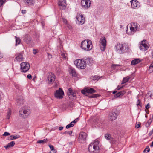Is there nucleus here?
<instances>
[{
    "mask_svg": "<svg viewBox=\"0 0 153 153\" xmlns=\"http://www.w3.org/2000/svg\"><path fill=\"white\" fill-rule=\"evenodd\" d=\"M130 30H126V33L129 35L134 34L135 32L140 30V26L137 23L132 22L128 25Z\"/></svg>",
    "mask_w": 153,
    "mask_h": 153,
    "instance_id": "f257e3e1",
    "label": "nucleus"
},
{
    "mask_svg": "<svg viewBox=\"0 0 153 153\" xmlns=\"http://www.w3.org/2000/svg\"><path fill=\"white\" fill-rule=\"evenodd\" d=\"M93 45L91 41L89 40H85L82 41L81 44V47L82 49L86 51L91 50Z\"/></svg>",
    "mask_w": 153,
    "mask_h": 153,
    "instance_id": "f03ea898",
    "label": "nucleus"
},
{
    "mask_svg": "<svg viewBox=\"0 0 153 153\" xmlns=\"http://www.w3.org/2000/svg\"><path fill=\"white\" fill-rule=\"evenodd\" d=\"M98 144L99 142L98 141L90 144L88 147V150L91 153H99V147Z\"/></svg>",
    "mask_w": 153,
    "mask_h": 153,
    "instance_id": "7ed1b4c3",
    "label": "nucleus"
},
{
    "mask_svg": "<svg viewBox=\"0 0 153 153\" xmlns=\"http://www.w3.org/2000/svg\"><path fill=\"white\" fill-rule=\"evenodd\" d=\"M117 51L120 54L125 53L126 51V48H128V45L126 44H117L115 46Z\"/></svg>",
    "mask_w": 153,
    "mask_h": 153,
    "instance_id": "20e7f679",
    "label": "nucleus"
},
{
    "mask_svg": "<svg viewBox=\"0 0 153 153\" xmlns=\"http://www.w3.org/2000/svg\"><path fill=\"white\" fill-rule=\"evenodd\" d=\"M74 63L78 68L84 69L86 67V61L83 60L76 59L74 61Z\"/></svg>",
    "mask_w": 153,
    "mask_h": 153,
    "instance_id": "39448f33",
    "label": "nucleus"
},
{
    "mask_svg": "<svg viewBox=\"0 0 153 153\" xmlns=\"http://www.w3.org/2000/svg\"><path fill=\"white\" fill-rule=\"evenodd\" d=\"M20 116L24 118L27 116L30 113V111L28 109L25 108H21L19 111Z\"/></svg>",
    "mask_w": 153,
    "mask_h": 153,
    "instance_id": "423d86ee",
    "label": "nucleus"
},
{
    "mask_svg": "<svg viewBox=\"0 0 153 153\" xmlns=\"http://www.w3.org/2000/svg\"><path fill=\"white\" fill-rule=\"evenodd\" d=\"M20 68L21 72H26L30 68V65L28 63L23 62L20 64Z\"/></svg>",
    "mask_w": 153,
    "mask_h": 153,
    "instance_id": "0eeeda50",
    "label": "nucleus"
},
{
    "mask_svg": "<svg viewBox=\"0 0 153 153\" xmlns=\"http://www.w3.org/2000/svg\"><path fill=\"white\" fill-rule=\"evenodd\" d=\"M99 45L101 50L104 51L106 46V40L105 37H102L100 38L99 41Z\"/></svg>",
    "mask_w": 153,
    "mask_h": 153,
    "instance_id": "6e6552de",
    "label": "nucleus"
},
{
    "mask_svg": "<svg viewBox=\"0 0 153 153\" xmlns=\"http://www.w3.org/2000/svg\"><path fill=\"white\" fill-rule=\"evenodd\" d=\"M87 136V134L85 132H81L78 137L79 143H83L85 142Z\"/></svg>",
    "mask_w": 153,
    "mask_h": 153,
    "instance_id": "1a4fd4ad",
    "label": "nucleus"
},
{
    "mask_svg": "<svg viewBox=\"0 0 153 153\" xmlns=\"http://www.w3.org/2000/svg\"><path fill=\"white\" fill-rule=\"evenodd\" d=\"M64 92L62 89L59 88V90H57L54 93L55 97L57 98L61 99L63 97Z\"/></svg>",
    "mask_w": 153,
    "mask_h": 153,
    "instance_id": "9d476101",
    "label": "nucleus"
},
{
    "mask_svg": "<svg viewBox=\"0 0 153 153\" xmlns=\"http://www.w3.org/2000/svg\"><path fill=\"white\" fill-rule=\"evenodd\" d=\"M96 91L94 90L93 88H86L84 89L81 91V92L82 94L86 96L87 95V93H95Z\"/></svg>",
    "mask_w": 153,
    "mask_h": 153,
    "instance_id": "9b49d317",
    "label": "nucleus"
},
{
    "mask_svg": "<svg viewBox=\"0 0 153 153\" xmlns=\"http://www.w3.org/2000/svg\"><path fill=\"white\" fill-rule=\"evenodd\" d=\"M132 8L137 9L140 6L139 2L137 0H132L130 1Z\"/></svg>",
    "mask_w": 153,
    "mask_h": 153,
    "instance_id": "f8f14e48",
    "label": "nucleus"
},
{
    "mask_svg": "<svg viewBox=\"0 0 153 153\" xmlns=\"http://www.w3.org/2000/svg\"><path fill=\"white\" fill-rule=\"evenodd\" d=\"M81 5L83 7L88 9L90 6L91 2L90 0H82L81 1Z\"/></svg>",
    "mask_w": 153,
    "mask_h": 153,
    "instance_id": "ddd939ff",
    "label": "nucleus"
},
{
    "mask_svg": "<svg viewBox=\"0 0 153 153\" xmlns=\"http://www.w3.org/2000/svg\"><path fill=\"white\" fill-rule=\"evenodd\" d=\"M48 79V83L49 84H52L55 81V76L53 73H50L49 74Z\"/></svg>",
    "mask_w": 153,
    "mask_h": 153,
    "instance_id": "4468645a",
    "label": "nucleus"
},
{
    "mask_svg": "<svg viewBox=\"0 0 153 153\" xmlns=\"http://www.w3.org/2000/svg\"><path fill=\"white\" fill-rule=\"evenodd\" d=\"M76 19L78 21V23L81 25L83 24L85 22V18L83 17V15H77L76 16Z\"/></svg>",
    "mask_w": 153,
    "mask_h": 153,
    "instance_id": "2eb2a0df",
    "label": "nucleus"
},
{
    "mask_svg": "<svg viewBox=\"0 0 153 153\" xmlns=\"http://www.w3.org/2000/svg\"><path fill=\"white\" fill-rule=\"evenodd\" d=\"M24 102V99L22 96H19L16 98V104L17 105H22Z\"/></svg>",
    "mask_w": 153,
    "mask_h": 153,
    "instance_id": "dca6fc26",
    "label": "nucleus"
},
{
    "mask_svg": "<svg viewBox=\"0 0 153 153\" xmlns=\"http://www.w3.org/2000/svg\"><path fill=\"white\" fill-rule=\"evenodd\" d=\"M67 93L68 97L71 99H74L76 96V94L71 88L68 89V91L67 92Z\"/></svg>",
    "mask_w": 153,
    "mask_h": 153,
    "instance_id": "f3484780",
    "label": "nucleus"
},
{
    "mask_svg": "<svg viewBox=\"0 0 153 153\" xmlns=\"http://www.w3.org/2000/svg\"><path fill=\"white\" fill-rule=\"evenodd\" d=\"M58 4L60 9L62 10L64 9L66 6V0H59Z\"/></svg>",
    "mask_w": 153,
    "mask_h": 153,
    "instance_id": "a211bd4d",
    "label": "nucleus"
},
{
    "mask_svg": "<svg viewBox=\"0 0 153 153\" xmlns=\"http://www.w3.org/2000/svg\"><path fill=\"white\" fill-rule=\"evenodd\" d=\"M23 40L27 44H30L32 42V38L29 35H25L23 37Z\"/></svg>",
    "mask_w": 153,
    "mask_h": 153,
    "instance_id": "6ab92c4d",
    "label": "nucleus"
},
{
    "mask_svg": "<svg viewBox=\"0 0 153 153\" xmlns=\"http://www.w3.org/2000/svg\"><path fill=\"white\" fill-rule=\"evenodd\" d=\"M24 58L23 57V55L20 53H18L16 54V57L15 59L17 61L20 62L24 60Z\"/></svg>",
    "mask_w": 153,
    "mask_h": 153,
    "instance_id": "aec40b11",
    "label": "nucleus"
},
{
    "mask_svg": "<svg viewBox=\"0 0 153 153\" xmlns=\"http://www.w3.org/2000/svg\"><path fill=\"white\" fill-rule=\"evenodd\" d=\"M117 115L114 112H111L110 113L109 115V119L111 121L117 119Z\"/></svg>",
    "mask_w": 153,
    "mask_h": 153,
    "instance_id": "412c9836",
    "label": "nucleus"
},
{
    "mask_svg": "<svg viewBox=\"0 0 153 153\" xmlns=\"http://www.w3.org/2000/svg\"><path fill=\"white\" fill-rule=\"evenodd\" d=\"M140 44L145 48L144 49H148L149 46V44L146 43V40H143L142 41Z\"/></svg>",
    "mask_w": 153,
    "mask_h": 153,
    "instance_id": "4be33fe9",
    "label": "nucleus"
},
{
    "mask_svg": "<svg viewBox=\"0 0 153 153\" xmlns=\"http://www.w3.org/2000/svg\"><path fill=\"white\" fill-rule=\"evenodd\" d=\"M141 61V60L139 59H136L133 60H132L131 62V65H135L136 64L139 63Z\"/></svg>",
    "mask_w": 153,
    "mask_h": 153,
    "instance_id": "5701e85b",
    "label": "nucleus"
},
{
    "mask_svg": "<svg viewBox=\"0 0 153 153\" xmlns=\"http://www.w3.org/2000/svg\"><path fill=\"white\" fill-rule=\"evenodd\" d=\"M23 1L26 5H32L34 3V0H23Z\"/></svg>",
    "mask_w": 153,
    "mask_h": 153,
    "instance_id": "b1692460",
    "label": "nucleus"
},
{
    "mask_svg": "<svg viewBox=\"0 0 153 153\" xmlns=\"http://www.w3.org/2000/svg\"><path fill=\"white\" fill-rule=\"evenodd\" d=\"M15 143L14 141H12L8 143L7 146H4V147L6 149L8 148L13 147L15 145Z\"/></svg>",
    "mask_w": 153,
    "mask_h": 153,
    "instance_id": "393cba45",
    "label": "nucleus"
},
{
    "mask_svg": "<svg viewBox=\"0 0 153 153\" xmlns=\"http://www.w3.org/2000/svg\"><path fill=\"white\" fill-rule=\"evenodd\" d=\"M11 138L9 139L10 140H13L20 137V136L18 134H16L14 135H11L10 137Z\"/></svg>",
    "mask_w": 153,
    "mask_h": 153,
    "instance_id": "a878e982",
    "label": "nucleus"
},
{
    "mask_svg": "<svg viewBox=\"0 0 153 153\" xmlns=\"http://www.w3.org/2000/svg\"><path fill=\"white\" fill-rule=\"evenodd\" d=\"M71 73L72 76H77V73L76 72L74 68L71 69Z\"/></svg>",
    "mask_w": 153,
    "mask_h": 153,
    "instance_id": "bb28decb",
    "label": "nucleus"
},
{
    "mask_svg": "<svg viewBox=\"0 0 153 153\" xmlns=\"http://www.w3.org/2000/svg\"><path fill=\"white\" fill-rule=\"evenodd\" d=\"M47 141V139H46L42 140H38L37 142V143L39 144H43L46 143Z\"/></svg>",
    "mask_w": 153,
    "mask_h": 153,
    "instance_id": "cd10ccee",
    "label": "nucleus"
},
{
    "mask_svg": "<svg viewBox=\"0 0 153 153\" xmlns=\"http://www.w3.org/2000/svg\"><path fill=\"white\" fill-rule=\"evenodd\" d=\"M130 79V77L128 76H127L125 78H123L122 82V84H123L127 82Z\"/></svg>",
    "mask_w": 153,
    "mask_h": 153,
    "instance_id": "c85d7f7f",
    "label": "nucleus"
},
{
    "mask_svg": "<svg viewBox=\"0 0 153 153\" xmlns=\"http://www.w3.org/2000/svg\"><path fill=\"white\" fill-rule=\"evenodd\" d=\"M86 61L87 63L89 64H91L93 62V60L91 58H87Z\"/></svg>",
    "mask_w": 153,
    "mask_h": 153,
    "instance_id": "c756f323",
    "label": "nucleus"
},
{
    "mask_svg": "<svg viewBox=\"0 0 153 153\" xmlns=\"http://www.w3.org/2000/svg\"><path fill=\"white\" fill-rule=\"evenodd\" d=\"M97 126H101L100 124H101L103 123L102 120H101L100 119L97 118Z\"/></svg>",
    "mask_w": 153,
    "mask_h": 153,
    "instance_id": "7c9ffc66",
    "label": "nucleus"
},
{
    "mask_svg": "<svg viewBox=\"0 0 153 153\" xmlns=\"http://www.w3.org/2000/svg\"><path fill=\"white\" fill-rule=\"evenodd\" d=\"M11 109L10 108H9L8 111L7 112V118L8 119H9L10 116V115L11 114Z\"/></svg>",
    "mask_w": 153,
    "mask_h": 153,
    "instance_id": "2f4dec72",
    "label": "nucleus"
},
{
    "mask_svg": "<svg viewBox=\"0 0 153 153\" xmlns=\"http://www.w3.org/2000/svg\"><path fill=\"white\" fill-rule=\"evenodd\" d=\"M16 38V45H17L19 44L21 42V39L17 37H15Z\"/></svg>",
    "mask_w": 153,
    "mask_h": 153,
    "instance_id": "473e14b6",
    "label": "nucleus"
},
{
    "mask_svg": "<svg viewBox=\"0 0 153 153\" xmlns=\"http://www.w3.org/2000/svg\"><path fill=\"white\" fill-rule=\"evenodd\" d=\"M105 138L108 140H111L112 139L111 135L109 134H105Z\"/></svg>",
    "mask_w": 153,
    "mask_h": 153,
    "instance_id": "72a5a7b5",
    "label": "nucleus"
},
{
    "mask_svg": "<svg viewBox=\"0 0 153 153\" xmlns=\"http://www.w3.org/2000/svg\"><path fill=\"white\" fill-rule=\"evenodd\" d=\"M72 133V131H66L63 133V134H69L70 136H71V134Z\"/></svg>",
    "mask_w": 153,
    "mask_h": 153,
    "instance_id": "f704fd0d",
    "label": "nucleus"
},
{
    "mask_svg": "<svg viewBox=\"0 0 153 153\" xmlns=\"http://www.w3.org/2000/svg\"><path fill=\"white\" fill-rule=\"evenodd\" d=\"M149 71L150 73L153 71V63L150 65L149 69Z\"/></svg>",
    "mask_w": 153,
    "mask_h": 153,
    "instance_id": "c9c22d12",
    "label": "nucleus"
},
{
    "mask_svg": "<svg viewBox=\"0 0 153 153\" xmlns=\"http://www.w3.org/2000/svg\"><path fill=\"white\" fill-rule=\"evenodd\" d=\"M139 48L140 50H142L143 51H145L147 49H144L145 48L143 46H142L140 44V45L139 46Z\"/></svg>",
    "mask_w": 153,
    "mask_h": 153,
    "instance_id": "e433bc0d",
    "label": "nucleus"
},
{
    "mask_svg": "<svg viewBox=\"0 0 153 153\" xmlns=\"http://www.w3.org/2000/svg\"><path fill=\"white\" fill-rule=\"evenodd\" d=\"M49 147L52 152H56V150L54 149V147L53 145H49Z\"/></svg>",
    "mask_w": 153,
    "mask_h": 153,
    "instance_id": "4c0bfd02",
    "label": "nucleus"
},
{
    "mask_svg": "<svg viewBox=\"0 0 153 153\" xmlns=\"http://www.w3.org/2000/svg\"><path fill=\"white\" fill-rule=\"evenodd\" d=\"M137 106H139L141 107V102L140 100H138L137 102Z\"/></svg>",
    "mask_w": 153,
    "mask_h": 153,
    "instance_id": "58836bf2",
    "label": "nucleus"
},
{
    "mask_svg": "<svg viewBox=\"0 0 153 153\" xmlns=\"http://www.w3.org/2000/svg\"><path fill=\"white\" fill-rule=\"evenodd\" d=\"M120 66V65H118V64H113L111 67V68H113L114 69H115L116 67V66Z\"/></svg>",
    "mask_w": 153,
    "mask_h": 153,
    "instance_id": "ea45409f",
    "label": "nucleus"
},
{
    "mask_svg": "<svg viewBox=\"0 0 153 153\" xmlns=\"http://www.w3.org/2000/svg\"><path fill=\"white\" fill-rule=\"evenodd\" d=\"M5 0H0V7H1L5 3Z\"/></svg>",
    "mask_w": 153,
    "mask_h": 153,
    "instance_id": "a19ab883",
    "label": "nucleus"
},
{
    "mask_svg": "<svg viewBox=\"0 0 153 153\" xmlns=\"http://www.w3.org/2000/svg\"><path fill=\"white\" fill-rule=\"evenodd\" d=\"M121 96V95L120 93L119 92L117 93L116 94L114 95V97L115 98H117L118 97H120Z\"/></svg>",
    "mask_w": 153,
    "mask_h": 153,
    "instance_id": "79ce46f5",
    "label": "nucleus"
},
{
    "mask_svg": "<svg viewBox=\"0 0 153 153\" xmlns=\"http://www.w3.org/2000/svg\"><path fill=\"white\" fill-rule=\"evenodd\" d=\"M146 151H147L148 152H149L150 151V149L148 146H147L144 149L143 151L144 152H145Z\"/></svg>",
    "mask_w": 153,
    "mask_h": 153,
    "instance_id": "37998d69",
    "label": "nucleus"
},
{
    "mask_svg": "<svg viewBox=\"0 0 153 153\" xmlns=\"http://www.w3.org/2000/svg\"><path fill=\"white\" fill-rule=\"evenodd\" d=\"M119 92L120 93L121 96H123L125 94L126 91L125 90H123L122 91L120 92Z\"/></svg>",
    "mask_w": 153,
    "mask_h": 153,
    "instance_id": "c03bdc74",
    "label": "nucleus"
},
{
    "mask_svg": "<svg viewBox=\"0 0 153 153\" xmlns=\"http://www.w3.org/2000/svg\"><path fill=\"white\" fill-rule=\"evenodd\" d=\"M100 79V77L99 76H94L93 77V79L94 80H98Z\"/></svg>",
    "mask_w": 153,
    "mask_h": 153,
    "instance_id": "a18cd8bd",
    "label": "nucleus"
},
{
    "mask_svg": "<svg viewBox=\"0 0 153 153\" xmlns=\"http://www.w3.org/2000/svg\"><path fill=\"white\" fill-rule=\"evenodd\" d=\"M10 135V134L7 132H5L3 134V136H7Z\"/></svg>",
    "mask_w": 153,
    "mask_h": 153,
    "instance_id": "49530a36",
    "label": "nucleus"
},
{
    "mask_svg": "<svg viewBox=\"0 0 153 153\" xmlns=\"http://www.w3.org/2000/svg\"><path fill=\"white\" fill-rule=\"evenodd\" d=\"M140 126V123H138V124H136L135 126V128H137Z\"/></svg>",
    "mask_w": 153,
    "mask_h": 153,
    "instance_id": "de8ad7c7",
    "label": "nucleus"
},
{
    "mask_svg": "<svg viewBox=\"0 0 153 153\" xmlns=\"http://www.w3.org/2000/svg\"><path fill=\"white\" fill-rule=\"evenodd\" d=\"M100 96V95L99 94H94L91 97L97 98V97H98L99 96Z\"/></svg>",
    "mask_w": 153,
    "mask_h": 153,
    "instance_id": "09e8293b",
    "label": "nucleus"
},
{
    "mask_svg": "<svg viewBox=\"0 0 153 153\" xmlns=\"http://www.w3.org/2000/svg\"><path fill=\"white\" fill-rule=\"evenodd\" d=\"M62 21L64 23H65L66 24H67V21L66 19H65V18H62Z\"/></svg>",
    "mask_w": 153,
    "mask_h": 153,
    "instance_id": "8fccbe9b",
    "label": "nucleus"
},
{
    "mask_svg": "<svg viewBox=\"0 0 153 153\" xmlns=\"http://www.w3.org/2000/svg\"><path fill=\"white\" fill-rule=\"evenodd\" d=\"M71 125V124H70L67 125L66 126V128L67 129H68L70 127H72L73 126H72Z\"/></svg>",
    "mask_w": 153,
    "mask_h": 153,
    "instance_id": "3c124183",
    "label": "nucleus"
},
{
    "mask_svg": "<svg viewBox=\"0 0 153 153\" xmlns=\"http://www.w3.org/2000/svg\"><path fill=\"white\" fill-rule=\"evenodd\" d=\"M79 119L78 118H77L74 121H72V123H74V124L76 123L79 120Z\"/></svg>",
    "mask_w": 153,
    "mask_h": 153,
    "instance_id": "603ef678",
    "label": "nucleus"
},
{
    "mask_svg": "<svg viewBox=\"0 0 153 153\" xmlns=\"http://www.w3.org/2000/svg\"><path fill=\"white\" fill-rule=\"evenodd\" d=\"M38 52V51L36 49H33V53L34 54H36Z\"/></svg>",
    "mask_w": 153,
    "mask_h": 153,
    "instance_id": "864d4df0",
    "label": "nucleus"
},
{
    "mask_svg": "<svg viewBox=\"0 0 153 153\" xmlns=\"http://www.w3.org/2000/svg\"><path fill=\"white\" fill-rule=\"evenodd\" d=\"M27 78H28L30 79H31L32 78V76L30 74H28L27 76Z\"/></svg>",
    "mask_w": 153,
    "mask_h": 153,
    "instance_id": "5fc2aeb1",
    "label": "nucleus"
},
{
    "mask_svg": "<svg viewBox=\"0 0 153 153\" xmlns=\"http://www.w3.org/2000/svg\"><path fill=\"white\" fill-rule=\"evenodd\" d=\"M145 108L146 109H148L150 108L149 103L147 104V105L145 106Z\"/></svg>",
    "mask_w": 153,
    "mask_h": 153,
    "instance_id": "6e6d98bb",
    "label": "nucleus"
},
{
    "mask_svg": "<svg viewBox=\"0 0 153 153\" xmlns=\"http://www.w3.org/2000/svg\"><path fill=\"white\" fill-rule=\"evenodd\" d=\"M153 133V129H152V131H151L149 132V136H150L151 135H152V134Z\"/></svg>",
    "mask_w": 153,
    "mask_h": 153,
    "instance_id": "4d7b16f0",
    "label": "nucleus"
},
{
    "mask_svg": "<svg viewBox=\"0 0 153 153\" xmlns=\"http://www.w3.org/2000/svg\"><path fill=\"white\" fill-rule=\"evenodd\" d=\"M47 54H48V58L49 59L51 58H52V55L51 54H49L48 53H47Z\"/></svg>",
    "mask_w": 153,
    "mask_h": 153,
    "instance_id": "13d9d810",
    "label": "nucleus"
},
{
    "mask_svg": "<svg viewBox=\"0 0 153 153\" xmlns=\"http://www.w3.org/2000/svg\"><path fill=\"white\" fill-rule=\"evenodd\" d=\"M123 86L120 87L119 86H118L117 88V89L118 90H120L121 89L123 88Z\"/></svg>",
    "mask_w": 153,
    "mask_h": 153,
    "instance_id": "bf43d9fd",
    "label": "nucleus"
},
{
    "mask_svg": "<svg viewBox=\"0 0 153 153\" xmlns=\"http://www.w3.org/2000/svg\"><path fill=\"white\" fill-rule=\"evenodd\" d=\"M63 127L62 126H61L59 128V129L60 131L62 130H63Z\"/></svg>",
    "mask_w": 153,
    "mask_h": 153,
    "instance_id": "052dcab7",
    "label": "nucleus"
},
{
    "mask_svg": "<svg viewBox=\"0 0 153 153\" xmlns=\"http://www.w3.org/2000/svg\"><path fill=\"white\" fill-rule=\"evenodd\" d=\"M149 121V122H148L146 124V125L147 124V123H148V126H149V125H150V124L152 122V121L151 119H150Z\"/></svg>",
    "mask_w": 153,
    "mask_h": 153,
    "instance_id": "680f3d73",
    "label": "nucleus"
},
{
    "mask_svg": "<svg viewBox=\"0 0 153 153\" xmlns=\"http://www.w3.org/2000/svg\"><path fill=\"white\" fill-rule=\"evenodd\" d=\"M22 13L23 14H25L26 12V10H22L21 11Z\"/></svg>",
    "mask_w": 153,
    "mask_h": 153,
    "instance_id": "e2e57ef3",
    "label": "nucleus"
},
{
    "mask_svg": "<svg viewBox=\"0 0 153 153\" xmlns=\"http://www.w3.org/2000/svg\"><path fill=\"white\" fill-rule=\"evenodd\" d=\"M62 56L64 58H66V57L64 53L62 54Z\"/></svg>",
    "mask_w": 153,
    "mask_h": 153,
    "instance_id": "0e129e2a",
    "label": "nucleus"
},
{
    "mask_svg": "<svg viewBox=\"0 0 153 153\" xmlns=\"http://www.w3.org/2000/svg\"><path fill=\"white\" fill-rule=\"evenodd\" d=\"M70 124H71V125L72 126H74V123H72V121L71 122Z\"/></svg>",
    "mask_w": 153,
    "mask_h": 153,
    "instance_id": "69168bd1",
    "label": "nucleus"
},
{
    "mask_svg": "<svg viewBox=\"0 0 153 153\" xmlns=\"http://www.w3.org/2000/svg\"><path fill=\"white\" fill-rule=\"evenodd\" d=\"M117 91H113V94H115L116 93H117Z\"/></svg>",
    "mask_w": 153,
    "mask_h": 153,
    "instance_id": "338daca9",
    "label": "nucleus"
},
{
    "mask_svg": "<svg viewBox=\"0 0 153 153\" xmlns=\"http://www.w3.org/2000/svg\"><path fill=\"white\" fill-rule=\"evenodd\" d=\"M150 146L151 147L153 146V141L152 142V144L150 145Z\"/></svg>",
    "mask_w": 153,
    "mask_h": 153,
    "instance_id": "774afa93",
    "label": "nucleus"
}]
</instances>
